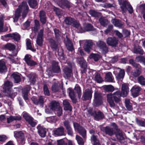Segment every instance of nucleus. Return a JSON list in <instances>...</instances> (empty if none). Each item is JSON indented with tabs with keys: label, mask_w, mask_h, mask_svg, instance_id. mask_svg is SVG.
Masks as SVG:
<instances>
[{
	"label": "nucleus",
	"mask_w": 145,
	"mask_h": 145,
	"mask_svg": "<svg viewBox=\"0 0 145 145\" xmlns=\"http://www.w3.org/2000/svg\"><path fill=\"white\" fill-rule=\"evenodd\" d=\"M129 91V88L127 84H123L122 85V89L121 92L117 91L113 94L110 93L107 95V101L110 106L114 107L115 105L113 100L114 99L116 103H119L120 101V97H126Z\"/></svg>",
	"instance_id": "obj_1"
},
{
	"label": "nucleus",
	"mask_w": 145,
	"mask_h": 145,
	"mask_svg": "<svg viewBox=\"0 0 145 145\" xmlns=\"http://www.w3.org/2000/svg\"><path fill=\"white\" fill-rule=\"evenodd\" d=\"M29 10L28 6L26 2H23L21 5H20L16 11L15 16L14 19V22L17 21L20 16V12L23 11L22 16L24 19L26 16Z\"/></svg>",
	"instance_id": "obj_2"
},
{
	"label": "nucleus",
	"mask_w": 145,
	"mask_h": 145,
	"mask_svg": "<svg viewBox=\"0 0 145 145\" xmlns=\"http://www.w3.org/2000/svg\"><path fill=\"white\" fill-rule=\"evenodd\" d=\"M64 76L65 78H68L72 74V67L71 63H66L64 66L63 69Z\"/></svg>",
	"instance_id": "obj_3"
},
{
	"label": "nucleus",
	"mask_w": 145,
	"mask_h": 145,
	"mask_svg": "<svg viewBox=\"0 0 145 145\" xmlns=\"http://www.w3.org/2000/svg\"><path fill=\"white\" fill-rule=\"evenodd\" d=\"M79 44L80 46H83L86 51L88 52H90L92 45V43L91 41L87 40H80Z\"/></svg>",
	"instance_id": "obj_4"
},
{
	"label": "nucleus",
	"mask_w": 145,
	"mask_h": 145,
	"mask_svg": "<svg viewBox=\"0 0 145 145\" xmlns=\"http://www.w3.org/2000/svg\"><path fill=\"white\" fill-rule=\"evenodd\" d=\"M102 103L101 94L97 91L95 92L93 105L95 106H98L101 105Z\"/></svg>",
	"instance_id": "obj_5"
},
{
	"label": "nucleus",
	"mask_w": 145,
	"mask_h": 145,
	"mask_svg": "<svg viewBox=\"0 0 145 145\" xmlns=\"http://www.w3.org/2000/svg\"><path fill=\"white\" fill-rule=\"evenodd\" d=\"M64 22L67 25H72L76 28L80 27V24L78 23L71 17H67L65 19Z\"/></svg>",
	"instance_id": "obj_6"
},
{
	"label": "nucleus",
	"mask_w": 145,
	"mask_h": 145,
	"mask_svg": "<svg viewBox=\"0 0 145 145\" xmlns=\"http://www.w3.org/2000/svg\"><path fill=\"white\" fill-rule=\"evenodd\" d=\"M106 42L109 45L112 47H116L118 44V40L115 37H109L106 39Z\"/></svg>",
	"instance_id": "obj_7"
},
{
	"label": "nucleus",
	"mask_w": 145,
	"mask_h": 145,
	"mask_svg": "<svg viewBox=\"0 0 145 145\" xmlns=\"http://www.w3.org/2000/svg\"><path fill=\"white\" fill-rule=\"evenodd\" d=\"M88 112L90 115L93 116L96 120L101 119L103 117V114L99 111H94L93 112L92 109L91 108L88 110Z\"/></svg>",
	"instance_id": "obj_8"
},
{
	"label": "nucleus",
	"mask_w": 145,
	"mask_h": 145,
	"mask_svg": "<svg viewBox=\"0 0 145 145\" xmlns=\"http://www.w3.org/2000/svg\"><path fill=\"white\" fill-rule=\"evenodd\" d=\"M73 125L75 130H77L79 133L83 138H85L86 136V131L82 127L80 126L79 124L75 123H73Z\"/></svg>",
	"instance_id": "obj_9"
},
{
	"label": "nucleus",
	"mask_w": 145,
	"mask_h": 145,
	"mask_svg": "<svg viewBox=\"0 0 145 145\" xmlns=\"http://www.w3.org/2000/svg\"><path fill=\"white\" fill-rule=\"evenodd\" d=\"M121 8L123 12H125L127 9L129 11V12L131 14L133 11V8L130 4L127 2H124L123 4L121 5Z\"/></svg>",
	"instance_id": "obj_10"
},
{
	"label": "nucleus",
	"mask_w": 145,
	"mask_h": 145,
	"mask_svg": "<svg viewBox=\"0 0 145 145\" xmlns=\"http://www.w3.org/2000/svg\"><path fill=\"white\" fill-rule=\"evenodd\" d=\"M92 91L91 89H87L84 92L82 96V99L83 100L91 99L92 96Z\"/></svg>",
	"instance_id": "obj_11"
},
{
	"label": "nucleus",
	"mask_w": 145,
	"mask_h": 145,
	"mask_svg": "<svg viewBox=\"0 0 145 145\" xmlns=\"http://www.w3.org/2000/svg\"><path fill=\"white\" fill-rule=\"evenodd\" d=\"M23 116L25 120L32 126L34 127L36 124V123L34 121L32 118L30 116L25 112L23 113Z\"/></svg>",
	"instance_id": "obj_12"
},
{
	"label": "nucleus",
	"mask_w": 145,
	"mask_h": 145,
	"mask_svg": "<svg viewBox=\"0 0 145 145\" xmlns=\"http://www.w3.org/2000/svg\"><path fill=\"white\" fill-rule=\"evenodd\" d=\"M101 129L106 134L110 136L114 135L115 133L113 129L109 126L102 127L101 128Z\"/></svg>",
	"instance_id": "obj_13"
},
{
	"label": "nucleus",
	"mask_w": 145,
	"mask_h": 145,
	"mask_svg": "<svg viewBox=\"0 0 145 145\" xmlns=\"http://www.w3.org/2000/svg\"><path fill=\"white\" fill-rule=\"evenodd\" d=\"M98 46L100 48L103 52L106 53L108 51V47L106 46L105 43L103 41H99L97 43Z\"/></svg>",
	"instance_id": "obj_14"
},
{
	"label": "nucleus",
	"mask_w": 145,
	"mask_h": 145,
	"mask_svg": "<svg viewBox=\"0 0 145 145\" xmlns=\"http://www.w3.org/2000/svg\"><path fill=\"white\" fill-rule=\"evenodd\" d=\"M43 30H41L39 32L37 36V38L36 40V42L39 46H41L43 44Z\"/></svg>",
	"instance_id": "obj_15"
},
{
	"label": "nucleus",
	"mask_w": 145,
	"mask_h": 145,
	"mask_svg": "<svg viewBox=\"0 0 145 145\" xmlns=\"http://www.w3.org/2000/svg\"><path fill=\"white\" fill-rule=\"evenodd\" d=\"M31 56L29 54H27L25 56L24 59L27 64L31 66H33L37 64L36 63L31 59Z\"/></svg>",
	"instance_id": "obj_16"
},
{
	"label": "nucleus",
	"mask_w": 145,
	"mask_h": 145,
	"mask_svg": "<svg viewBox=\"0 0 145 145\" xmlns=\"http://www.w3.org/2000/svg\"><path fill=\"white\" fill-rule=\"evenodd\" d=\"M141 89V88L139 86H133L131 90L133 97H135L137 96L138 95L139 92Z\"/></svg>",
	"instance_id": "obj_17"
},
{
	"label": "nucleus",
	"mask_w": 145,
	"mask_h": 145,
	"mask_svg": "<svg viewBox=\"0 0 145 145\" xmlns=\"http://www.w3.org/2000/svg\"><path fill=\"white\" fill-rule=\"evenodd\" d=\"M12 83L9 81L6 82L4 84L3 87V88L4 90V91L9 93V90L12 86Z\"/></svg>",
	"instance_id": "obj_18"
},
{
	"label": "nucleus",
	"mask_w": 145,
	"mask_h": 145,
	"mask_svg": "<svg viewBox=\"0 0 145 145\" xmlns=\"http://www.w3.org/2000/svg\"><path fill=\"white\" fill-rule=\"evenodd\" d=\"M64 128L61 127L54 130L53 132L55 136H62L64 135Z\"/></svg>",
	"instance_id": "obj_19"
},
{
	"label": "nucleus",
	"mask_w": 145,
	"mask_h": 145,
	"mask_svg": "<svg viewBox=\"0 0 145 145\" xmlns=\"http://www.w3.org/2000/svg\"><path fill=\"white\" fill-rule=\"evenodd\" d=\"M52 71L53 72L58 73L60 71V69L57 62L54 61L52 62Z\"/></svg>",
	"instance_id": "obj_20"
},
{
	"label": "nucleus",
	"mask_w": 145,
	"mask_h": 145,
	"mask_svg": "<svg viewBox=\"0 0 145 145\" xmlns=\"http://www.w3.org/2000/svg\"><path fill=\"white\" fill-rule=\"evenodd\" d=\"M14 134L15 137L19 138L21 142H23L24 139V133L22 131H15L14 132Z\"/></svg>",
	"instance_id": "obj_21"
},
{
	"label": "nucleus",
	"mask_w": 145,
	"mask_h": 145,
	"mask_svg": "<svg viewBox=\"0 0 145 145\" xmlns=\"http://www.w3.org/2000/svg\"><path fill=\"white\" fill-rule=\"evenodd\" d=\"M34 103L36 105H42L44 103V99L43 97L41 96L39 97L38 100L35 97H32L31 99Z\"/></svg>",
	"instance_id": "obj_22"
},
{
	"label": "nucleus",
	"mask_w": 145,
	"mask_h": 145,
	"mask_svg": "<svg viewBox=\"0 0 145 145\" xmlns=\"http://www.w3.org/2000/svg\"><path fill=\"white\" fill-rule=\"evenodd\" d=\"M30 88L29 86H27L23 90L22 93L23 98L26 101L28 99V93L30 90Z\"/></svg>",
	"instance_id": "obj_23"
},
{
	"label": "nucleus",
	"mask_w": 145,
	"mask_h": 145,
	"mask_svg": "<svg viewBox=\"0 0 145 145\" xmlns=\"http://www.w3.org/2000/svg\"><path fill=\"white\" fill-rule=\"evenodd\" d=\"M64 42L67 49L69 51H72L74 50L73 45L71 41L68 38L65 39Z\"/></svg>",
	"instance_id": "obj_24"
},
{
	"label": "nucleus",
	"mask_w": 145,
	"mask_h": 145,
	"mask_svg": "<svg viewBox=\"0 0 145 145\" xmlns=\"http://www.w3.org/2000/svg\"><path fill=\"white\" fill-rule=\"evenodd\" d=\"M82 29L80 31V32L82 33L86 31H90L93 29V26L89 24H86L84 25V27L83 29L82 28H81Z\"/></svg>",
	"instance_id": "obj_25"
},
{
	"label": "nucleus",
	"mask_w": 145,
	"mask_h": 145,
	"mask_svg": "<svg viewBox=\"0 0 145 145\" xmlns=\"http://www.w3.org/2000/svg\"><path fill=\"white\" fill-rule=\"evenodd\" d=\"M68 92L70 97L72 100L73 103H75L76 102V95L73 89L71 88L68 89Z\"/></svg>",
	"instance_id": "obj_26"
},
{
	"label": "nucleus",
	"mask_w": 145,
	"mask_h": 145,
	"mask_svg": "<svg viewBox=\"0 0 145 145\" xmlns=\"http://www.w3.org/2000/svg\"><path fill=\"white\" fill-rule=\"evenodd\" d=\"M37 129L39 135L41 137H44L46 133V129L40 126H38Z\"/></svg>",
	"instance_id": "obj_27"
},
{
	"label": "nucleus",
	"mask_w": 145,
	"mask_h": 145,
	"mask_svg": "<svg viewBox=\"0 0 145 145\" xmlns=\"http://www.w3.org/2000/svg\"><path fill=\"white\" fill-rule=\"evenodd\" d=\"M7 68L5 62L2 60H0V73H3L7 71Z\"/></svg>",
	"instance_id": "obj_28"
},
{
	"label": "nucleus",
	"mask_w": 145,
	"mask_h": 145,
	"mask_svg": "<svg viewBox=\"0 0 145 145\" xmlns=\"http://www.w3.org/2000/svg\"><path fill=\"white\" fill-rule=\"evenodd\" d=\"M40 20L41 23L44 24L46 22V17L45 12L43 11H41L39 12Z\"/></svg>",
	"instance_id": "obj_29"
},
{
	"label": "nucleus",
	"mask_w": 145,
	"mask_h": 145,
	"mask_svg": "<svg viewBox=\"0 0 145 145\" xmlns=\"http://www.w3.org/2000/svg\"><path fill=\"white\" fill-rule=\"evenodd\" d=\"M5 36L7 37H12V39L17 41L19 40L20 39V37L19 35L16 33L12 34H8L6 35Z\"/></svg>",
	"instance_id": "obj_30"
},
{
	"label": "nucleus",
	"mask_w": 145,
	"mask_h": 145,
	"mask_svg": "<svg viewBox=\"0 0 145 145\" xmlns=\"http://www.w3.org/2000/svg\"><path fill=\"white\" fill-rule=\"evenodd\" d=\"M63 103L64 106V109L65 110H72L71 107L70 105L69 101L67 100L63 101Z\"/></svg>",
	"instance_id": "obj_31"
},
{
	"label": "nucleus",
	"mask_w": 145,
	"mask_h": 145,
	"mask_svg": "<svg viewBox=\"0 0 145 145\" xmlns=\"http://www.w3.org/2000/svg\"><path fill=\"white\" fill-rule=\"evenodd\" d=\"M111 21L115 26L119 28H122L123 27V24L118 20L113 19H112Z\"/></svg>",
	"instance_id": "obj_32"
},
{
	"label": "nucleus",
	"mask_w": 145,
	"mask_h": 145,
	"mask_svg": "<svg viewBox=\"0 0 145 145\" xmlns=\"http://www.w3.org/2000/svg\"><path fill=\"white\" fill-rule=\"evenodd\" d=\"M21 119V117L20 116H10L7 118V122L9 123L14 120H20Z\"/></svg>",
	"instance_id": "obj_33"
},
{
	"label": "nucleus",
	"mask_w": 145,
	"mask_h": 145,
	"mask_svg": "<svg viewBox=\"0 0 145 145\" xmlns=\"http://www.w3.org/2000/svg\"><path fill=\"white\" fill-rule=\"evenodd\" d=\"M77 61L80 64L81 67L86 69L87 67V64L86 61L83 58H80L78 59Z\"/></svg>",
	"instance_id": "obj_34"
},
{
	"label": "nucleus",
	"mask_w": 145,
	"mask_h": 145,
	"mask_svg": "<svg viewBox=\"0 0 145 145\" xmlns=\"http://www.w3.org/2000/svg\"><path fill=\"white\" fill-rule=\"evenodd\" d=\"M105 80V81L107 82H113V78L111 72H109L106 74Z\"/></svg>",
	"instance_id": "obj_35"
},
{
	"label": "nucleus",
	"mask_w": 145,
	"mask_h": 145,
	"mask_svg": "<svg viewBox=\"0 0 145 145\" xmlns=\"http://www.w3.org/2000/svg\"><path fill=\"white\" fill-rule=\"evenodd\" d=\"M99 21L101 25L104 27H106L109 23V21L103 17L100 18Z\"/></svg>",
	"instance_id": "obj_36"
},
{
	"label": "nucleus",
	"mask_w": 145,
	"mask_h": 145,
	"mask_svg": "<svg viewBox=\"0 0 145 145\" xmlns=\"http://www.w3.org/2000/svg\"><path fill=\"white\" fill-rule=\"evenodd\" d=\"M59 103L55 101H53L50 104V108L52 110L56 109L59 106Z\"/></svg>",
	"instance_id": "obj_37"
},
{
	"label": "nucleus",
	"mask_w": 145,
	"mask_h": 145,
	"mask_svg": "<svg viewBox=\"0 0 145 145\" xmlns=\"http://www.w3.org/2000/svg\"><path fill=\"white\" fill-rule=\"evenodd\" d=\"M11 77L14 79V82L16 83L19 82L21 80L20 77L19 75L16 73L12 74L11 76Z\"/></svg>",
	"instance_id": "obj_38"
},
{
	"label": "nucleus",
	"mask_w": 145,
	"mask_h": 145,
	"mask_svg": "<svg viewBox=\"0 0 145 145\" xmlns=\"http://www.w3.org/2000/svg\"><path fill=\"white\" fill-rule=\"evenodd\" d=\"M137 8L141 12L143 15V18L145 20V4H143L137 6Z\"/></svg>",
	"instance_id": "obj_39"
},
{
	"label": "nucleus",
	"mask_w": 145,
	"mask_h": 145,
	"mask_svg": "<svg viewBox=\"0 0 145 145\" xmlns=\"http://www.w3.org/2000/svg\"><path fill=\"white\" fill-rule=\"evenodd\" d=\"M133 52L134 53L138 54H139L142 55L143 54V51L141 48V47L138 46L137 47L135 46L134 48Z\"/></svg>",
	"instance_id": "obj_40"
},
{
	"label": "nucleus",
	"mask_w": 145,
	"mask_h": 145,
	"mask_svg": "<svg viewBox=\"0 0 145 145\" xmlns=\"http://www.w3.org/2000/svg\"><path fill=\"white\" fill-rule=\"evenodd\" d=\"M101 56L97 54H91L89 56V58L93 59L95 61H97L101 58Z\"/></svg>",
	"instance_id": "obj_41"
},
{
	"label": "nucleus",
	"mask_w": 145,
	"mask_h": 145,
	"mask_svg": "<svg viewBox=\"0 0 145 145\" xmlns=\"http://www.w3.org/2000/svg\"><path fill=\"white\" fill-rule=\"evenodd\" d=\"M125 103L127 109L129 110H131L133 107L129 99H126L125 100Z\"/></svg>",
	"instance_id": "obj_42"
},
{
	"label": "nucleus",
	"mask_w": 145,
	"mask_h": 145,
	"mask_svg": "<svg viewBox=\"0 0 145 145\" xmlns=\"http://www.w3.org/2000/svg\"><path fill=\"white\" fill-rule=\"evenodd\" d=\"M125 72L123 70H120L118 74L116 75V78L118 79H120L121 78H123L124 76Z\"/></svg>",
	"instance_id": "obj_43"
},
{
	"label": "nucleus",
	"mask_w": 145,
	"mask_h": 145,
	"mask_svg": "<svg viewBox=\"0 0 145 145\" xmlns=\"http://www.w3.org/2000/svg\"><path fill=\"white\" fill-rule=\"evenodd\" d=\"M115 135L118 139L119 140H122L124 139L122 133L121 131H118L116 133Z\"/></svg>",
	"instance_id": "obj_44"
},
{
	"label": "nucleus",
	"mask_w": 145,
	"mask_h": 145,
	"mask_svg": "<svg viewBox=\"0 0 145 145\" xmlns=\"http://www.w3.org/2000/svg\"><path fill=\"white\" fill-rule=\"evenodd\" d=\"M91 141L93 145H99V141L97 140L96 137L93 135L91 137Z\"/></svg>",
	"instance_id": "obj_45"
},
{
	"label": "nucleus",
	"mask_w": 145,
	"mask_h": 145,
	"mask_svg": "<svg viewBox=\"0 0 145 145\" xmlns=\"http://www.w3.org/2000/svg\"><path fill=\"white\" fill-rule=\"evenodd\" d=\"M74 90L78 94V97L80 98L81 95V91L80 87L78 85H76L74 88Z\"/></svg>",
	"instance_id": "obj_46"
},
{
	"label": "nucleus",
	"mask_w": 145,
	"mask_h": 145,
	"mask_svg": "<svg viewBox=\"0 0 145 145\" xmlns=\"http://www.w3.org/2000/svg\"><path fill=\"white\" fill-rule=\"evenodd\" d=\"M76 139L77 142L78 144L80 145H83L84 141L82 138L78 135L76 136Z\"/></svg>",
	"instance_id": "obj_47"
},
{
	"label": "nucleus",
	"mask_w": 145,
	"mask_h": 145,
	"mask_svg": "<svg viewBox=\"0 0 145 145\" xmlns=\"http://www.w3.org/2000/svg\"><path fill=\"white\" fill-rule=\"evenodd\" d=\"M28 3L31 7L34 8L37 5L36 0H29Z\"/></svg>",
	"instance_id": "obj_48"
},
{
	"label": "nucleus",
	"mask_w": 145,
	"mask_h": 145,
	"mask_svg": "<svg viewBox=\"0 0 145 145\" xmlns=\"http://www.w3.org/2000/svg\"><path fill=\"white\" fill-rule=\"evenodd\" d=\"M104 89L107 91L112 92L114 90V87L112 85H109L104 86Z\"/></svg>",
	"instance_id": "obj_49"
},
{
	"label": "nucleus",
	"mask_w": 145,
	"mask_h": 145,
	"mask_svg": "<svg viewBox=\"0 0 145 145\" xmlns=\"http://www.w3.org/2000/svg\"><path fill=\"white\" fill-rule=\"evenodd\" d=\"M57 119L56 117L54 116H51L48 118L46 119L47 121L50 123L55 122L57 120Z\"/></svg>",
	"instance_id": "obj_50"
},
{
	"label": "nucleus",
	"mask_w": 145,
	"mask_h": 145,
	"mask_svg": "<svg viewBox=\"0 0 145 145\" xmlns=\"http://www.w3.org/2000/svg\"><path fill=\"white\" fill-rule=\"evenodd\" d=\"M31 42L30 40L29 39H26V45L28 49L32 51H34V49L32 48Z\"/></svg>",
	"instance_id": "obj_51"
},
{
	"label": "nucleus",
	"mask_w": 145,
	"mask_h": 145,
	"mask_svg": "<svg viewBox=\"0 0 145 145\" xmlns=\"http://www.w3.org/2000/svg\"><path fill=\"white\" fill-rule=\"evenodd\" d=\"M29 78L30 82L33 84H34L36 80L34 76H32L31 74H29L27 76Z\"/></svg>",
	"instance_id": "obj_52"
},
{
	"label": "nucleus",
	"mask_w": 145,
	"mask_h": 145,
	"mask_svg": "<svg viewBox=\"0 0 145 145\" xmlns=\"http://www.w3.org/2000/svg\"><path fill=\"white\" fill-rule=\"evenodd\" d=\"M138 69H137L136 71L132 72H131V74L134 77H136L139 75L141 73V71L140 70V67H138Z\"/></svg>",
	"instance_id": "obj_53"
},
{
	"label": "nucleus",
	"mask_w": 145,
	"mask_h": 145,
	"mask_svg": "<svg viewBox=\"0 0 145 145\" xmlns=\"http://www.w3.org/2000/svg\"><path fill=\"white\" fill-rule=\"evenodd\" d=\"M95 80L98 83H100L102 82L103 80L99 74H97L95 77Z\"/></svg>",
	"instance_id": "obj_54"
},
{
	"label": "nucleus",
	"mask_w": 145,
	"mask_h": 145,
	"mask_svg": "<svg viewBox=\"0 0 145 145\" xmlns=\"http://www.w3.org/2000/svg\"><path fill=\"white\" fill-rule=\"evenodd\" d=\"M52 91L54 92L57 91L59 89L58 84H54L52 86Z\"/></svg>",
	"instance_id": "obj_55"
},
{
	"label": "nucleus",
	"mask_w": 145,
	"mask_h": 145,
	"mask_svg": "<svg viewBox=\"0 0 145 145\" xmlns=\"http://www.w3.org/2000/svg\"><path fill=\"white\" fill-rule=\"evenodd\" d=\"M89 14L93 16L97 17L99 16L100 14L93 10H90L89 12Z\"/></svg>",
	"instance_id": "obj_56"
},
{
	"label": "nucleus",
	"mask_w": 145,
	"mask_h": 145,
	"mask_svg": "<svg viewBox=\"0 0 145 145\" xmlns=\"http://www.w3.org/2000/svg\"><path fill=\"white\" fill-rule=\"evenodd\" d=\"M51 46L52 49L55 50L57 49V44L56 43L54 40H52L51 41Z\"/></svg>",
	"instance_id": "obj_57"
},
{
	"label": "nucleus",
	"mask_w": 145,
	"mask_h": 145,
	"mask_svg": "<svg viewBox=\"0 0 145 145\" xmlns=\"http://www.w3.org/2000/svg\"><path fill=\"white\" fill-rule=\"evenodd\" d=\"M43 90L44 93L45 95L48 96L50 95V93L48 88L46 85H44Z\"/></svg>",
	"instance_id": "obj_58"
},
{
	"label": "nucleus",
	"mask_w": 145,
	"mask_h": 145,
	"mask_svg": "<svg viewBox=\"0 0 145 145\" xmlns=\"http://www.w3.org/2000/svg\"><path fill=\"white\" fill-rule=\"evenodd\" d=\"M63 124L66 129L71 127L70 122L69 120L65 121L63 122Z\"/></svg>",
	"instance_id": "obj_59"
},
{
	"label": "nucleus",
	"mask_w": 145,
	"mask_h": 145,
	"mask_svg": "<svg viewBox=\"0 0 145 145\" xmlns=\"http://www.w3.org/2000/svg\"><path fill=\"white\" fill-rule=\"evenodd\" d=\"M138 81L141 84L145 85V78L142 76H140L138 78Z\"/></svg>",
	"instance_id": "obj_60"
},
{
	"label": "nucleus",
	"mask_w": 145,
	"mask_h": 145,
	"mask_svg": "<svg viewBox=\"0 0 145 145\" xmlns=\"http://www.w3.org/2000/svg\"><path fill=\"white\" fill-rule=\"evenodd\" d=\"M137 124L139 126L144 127L145 126V120H137Z\"/></svg>",
	"instance_id": "obj_61"
},
{
	"label": "nucleus",
	"mask_w": 145,
	"mask_h": 145,
	"mask_svg": "<svg viewBox=\"0 0 145 145\" xmlns=\"http://www.w3.org/2000/svg\"><path fill=\"white\" fill-rule=\"evenodd\" d=\"M56 109L57 116H61L62 113V108L59 106Z\"/></svg>",
	"instance_id": "obj_62"
},
{
	"label": "nucleus",
	"mask_w": 145,
	"mask_h": 145,
	"mask_svg": "<svg viewBox=\"0 0 145 145\" xmlns=\"http://www.w3.org/2000/svg\"><path fill=\"white\" fill-rule=\"evenodd\" d=\"M113 28V26L112 25H110L108 26L107 29L105 31V33L106 34H107L110 32Z\"/></svg>",
	"instance_id": "obj_63"
},
{
	"label": "nucleus",
	"mask_w": 145,
	"mask_h": 145,
	"mask_svg": "<svg viewBox=\"0 0 145 145\" xmlns=\"http://www.w3.org/2000/svg\"><path fill=\"white\" fill-rule=\"evenodd\" d=\"M8 49L10 50L13 51L15 50V46L14 45L12 44H8L7 45Z\"/></svg>",
	"instance_id": "obj_64"
}]
</instances>
